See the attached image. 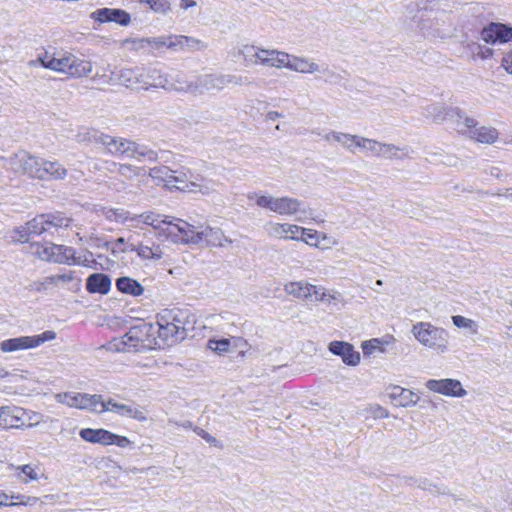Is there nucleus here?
<instances>
[{
  "instance_id": "nucleus-1",
  "label": "nucleus",
  "mask_w": 512,
  "mask_h": 512,
  "mask_svg": "<svg viewBox=\"0 0 512 512\" xmlns=\"http://www.w3.org/2000/svg\"><path fill=\"white\" fill-rule=\"evenodd\" d=\"M188 311L180 309L163 310L157 315L154 334L157 337L152 339L154 348L172 346L186 337V324Z\"/></svg>"
},
{
  "instance_id": "nucleus-2",
  "label": "nucleus",
  "mask_w": 512,
  "mask_h": 512,
  "mask_svg": "<svg viewBox=\"0 0 512 512\" xmlns=\"http://www.w3.org/2000/svg\"><path fill=\"white\" fill-rule=\"evenodd\" d=\"M36 62L46 69L65 74L71 78L88 76L93 69L91 61L82 59L66 50L45 51Z\"/></svg>"
},
{
  "instance_id": "nucleus-3",
  "label": "nucleus",
  "mask_w": 512,
  "mask_h": 512,
  "mask_svg": "<svg viewBox=\"0 0 512 512\" xmlns=\"http://www.w3.org/2000/svg\"><path fill=\"white\" fill-rule=\"evenodd\" d=\"M284 291L303 301L322 302L327 305H336L341 301L338 291L328 290L322 285H314L304 280L286 283Z\"/></svg>"
},
{
  "instance_id": "nucleus-4",
  "label": "nucleus",
  "mask_w": 512,
  "mask_h": 512,
  "mask_svg": "<svg viewBox=\"0 0 512 512\" xmlns=\"http://www.w3.org/2000/svg\"><path fill=\"white\" fill-rule=\"evenodd\" d=\"M96 142L105 146L108 152L115 156H124L138 161H155L157 159V154L154 151L124 138L100 133Z\"/></svg>"
},
{
  "instance_id": "nucleus-5",
  "label": "nucleus",
  "mask_w": 512,
  "mask_h": 512,
  "mask_svg": "<svg viewBox=\"0 0 512 512\" xmlns=\"http://www.w3.org/2000/svg\"><path fill=\"white\" fill-rule=\"evenodd\" d=\"M178 227L181 235L177 241L185 244H206L213 247H223L231 243L219 228L210 226H194L186 221ZM172 229H177L172 227Z\"/></svg>"
},
{
  "instance_id": "nucleus-6",
  "label": "nucleus",
  "mask_w": 512,
  "mask_h": 512,
  "mask_svg": "<svg viewBox=\"0 0 512 512\" xmlns=\"http://www.w3.org/2000/svg\"><path fill=\"white\" fill-rule=\"evenodd\" d=\"M411 333L424 347L437 353H445L449 346V333L446 329L430 322H417L412 326Z\"/></svg>"
},
{
  "instance_id": "nucleus-7",
  "label": "nucleus",
  "mask_w": 512,
  "mask_h": 512,
  "mask_svg": "<svg viewBox=\"0 0 512 512\" xmlns=\"http://www.w3.org/2000/svg\"><path fill=\"white\" fill-rule=\"evenodd\" d=\"M249 200H254L255 204L281 216H295L298 213H305L302 208V201L289 196L275 197L269 194L251 193Z\"/></svg>"
},
{
  "instance_id": "nucleus-8",
  "label": "nucleus",
  "mask_w": 512,
  "mask_h": 512,
  "mask_svg": "<svg viewBox=\"0 0 512 512\" xmlns=\"http://www.w3.org/2000/svg\"><path fill=\"white\" fill-rule=\"evenodd\" d=\"M154 332L155 327L152 324L133 327L120 340H116L113 346L123 352L152 349L154 346L149 337L154 335Z\"/></svg>"
},
{
  "instance_id": "nucleus-9",
  "label": "nucleus",
  "mask_w": 512,
  "mask_h": 512,
  "mask_svg": "<svg viewBox=\"0 0 512 512\" xmlns=\"http://www.w3.org/2000/svg\"><path fill=\"white\" fill-rule=\"evenodd\" d=\"M42 158L34 156L27 151L21 150L5 159L4 168L16 175L38 177Z\"/></svg>"
},
{
  "instance_id": "nucleus-10",
  "label": "nucleus",
  "mask_w": 512,
  "mask_h": 512,
  "mask_svg": "<svg viewBox=\"0 0 512 512\" xmlns=\"http://www.w3.org/2000/svg\"><path fill=\"white\" fill-rule=\"evenodd\" d=\"M171 180L172 186L183 191L208 194L214 190L212 181L195 176L189 169L172 170Z\"/></svg>"
},
{
  "instance_id": "nucleus-11",
  "label": "nucleus",
  "mask_w": 512,
  "mask_h": 512,
  "mask_svg": "<svg viewBox=\"0 0 512 512\" xmlns=\"http://www.w3.org/2000/svg\"><path fill=\"white\" fill-rule=\"evenodd\" d=\"M56 338V333L53 330H47L38 335L20 336L3 340L0 343V350L3 353H14L28 349H34L47 341H52Z\"/></svg>"
},
{
  "instance_id": "nucleus-12",
  "label": "nucleus",
  "mask_w": 512,
  "mask_h": 512,
  "mask_svg": "<svg viewBox=\"0 0 512 512\" xmlns=\"http://www.w3.org/2000/svg\"><path fill=\"white\" fill-rule=\"evenodd\" d=\"M419 27L422 34L430 38L444 39L452 32V22L445 13L422 16Z\"/></svg>"
},
{
  "instance_id": "nucleus-13",
  "label": "nucleus",
  "mask_w": 512,
  "mask_h": 512,
  "mask_svg": "<svg viewBox=\"0 0 512 512\" xmlns=\"http://www.w3.org/2000/svg\"><path fill=\"white\" fill-rule=\"evenodd\" d=\"M242 77L231 74H203L195 77L197 94L220 91L228 85H241Z\"/></svg>"
},
{
  "instance_id": "nucleus-14",
  "label": "nucleus",
  "mask_w": 512,
  "mask_h": 512,
  "mask_svg": "<svg viewBox=\"0 0 512 512\" xmlns=\"http://www.w3.org/2000/svg\"><path fill=\"white\" fill-rule=\"evenodd\" d=\"M54 398L58 403L67 405L70 408L92 412H98V406L101 402V395L87 393L63 392L55 394Z\"/></svg>"
},
{
  "instance_id": "nucleus-15",
  "label": "nucleus",
  "mask_w": 512,
  "mask_h": 512,
  "mask_svg": "<svg viewBox=\"0 0 512 512\" xmlns=\"http://www.w3.org/2000/svg\"><path fill=\"white\" fill-rule=\"evenodd\" d=\"M362 151L373 157H384L388 159L399 158L400 148L388 143H382L375 139L358 136L356 152Z\"/></svg>"
},
{
  "instance_id": "nucleus-16",
  "label": "nucleus",
  "mask_w": 512,
  "mask_h": 512,
  "mask_svg": "<svg viewBox=\"0 0 512 512\" xmlns=\"http://www.w3.org/2000/svg\"><path fill=\"white\" fill-rule=\"evenodd\" d=\"M103 412H114L120 416L134 419L139 422H145L147 420V414L142 408L137 405L119 403L112 398L105 401L101 397L97 413Z\"/></svg>"
},
{
  "instance_id": "nucleus-17",
  "label": "nucleus",
  "mask_w": 512,
  "mask_h": 512,
  "mask_svg": "<svg viewBox=\"0 0 512 512\" xmlns=\"http://www.w3.org/2000/svg\"><path fill=\"white\" fill-rule=\"evenodd\" d=\"M285 68L296 73L301 74H330L331 71L328 67H322L313 58L306 56H298L289 54L287 55Z\"/></svg>"
},
{
  "instance_id": "nucleus-18",
  "label": "nucleus",
  "mask_w": 512,
  "mask_h": 512,
  "mask_svg": "<svg viewBox=\"0 0 512 512\" xmlns=\"http://www.w3.org/2000/svg\"><path fill=\"white\" fill-rule=\"evenodd\" d=\"M481 39L492 45L508 43L512 40V27L492 22L481 31Z\"/></svg>"
},
{
  "instance_id": "nucleus-19",
  "label": "nucleus",
  "mask_w": 512,
  "mask_h": 512,
  "mask_svg": "<svg viewBox=\"0 0 512 512\" xmlns=\"http://www.w3.org/2000/svg\"><path fill=\"white\" fill-rule=\"evenodd\" d=\"M425 385L430 391L449 397H464L467 394L461 382L456 379H430Z\"/></svg>"
},
{
  "instance_id": "nucleus-20",
  "label": "nucleus",
  "mask_w": 512,
  "mask_h": 512,
  "mask_svg": "<svg viewBox=\"0 0 512 512\" xmlns=\"http://www.w3.org/2000/svg\"><path fill=\"white\" fill-rule=\"evenodd\" d=\"M328 350L333 355L339 356L342 362L348 366H357L361 361L360 353L349 342L332 341L328 345Z\"/></svg>"
},
{
  "instance_id": "nucleus-21",
  "label": "nucleus",
  "mask_w": 512,
  "mask_h": 512,
  "mask_svg": "<svg viewBox=\"0 0 512 512\" xmlns=\"http://www.w3.org/2000/svg\"><path fill=\"white\" fill-rule=\"evenodd\" d=\"M267 235L276 239L299 241L301 226L291 223L268 222L264 227Z\"/></svg>"
},
{
  "instance_id": "nucleus-22",
  "label": "nucleus",
  "mask_w": 512,
  "mask_h": 512,
  "mask_svg": "<svg viewBox=\"0 0 512 512\" xmlns=\"http://www.w3.org/2000/svg\"><path fill=\"white\" fill-rule=\"evenodd\" d=\"M164 89L168 91H177L197 95L195 77L189 80L185 74L178 71L166 74V84Z\"/></svg>"
},
{
  "instance_id": "nucleus-23",
  "label": "nucleus",
  "mask_w": 512,
  "mask_h": 512,
  "mask_svg": "<svg viewBox=\"0 0 512 512\" xmlns=\"http://www.w3.org/2000/svg\"><path fill=\"white\" fill-rule=\"evenodd\" d=\"M184 222L185 221L181 219L156 213L153 218V224H150L149 226H152L155 230L165 234L167 237L171 238L172 241L178 242L177 238H180L181 233L178 229H172V227H182L181 224H184Z\"/></svg>"
},
{
  "instance_id": "nucleus-24",
  "label": "nucleus",
  "mask_w": 512,
  "mask_h": 512,
  "mask_svg": "<svg viewBox=\"0 0 512 512\" xmlns=\"http://www.w3.org/2000/svg\"><path fill=\"white\" fill-rule=\"evenodd\" d=\"M27 410L20 407H0V426L4 428H22L25 425Z\"/></svg>"
},
{
  "instance_id": "nucleus-25",
  "label": "nucleus",
  "mask_w": 512,
  "mask_h": 512,
  "mask_svg": "<svg viewBox=\"0 0 512 512\" xmlns=\"http://www.w3.org/2000/svg\"><path fill=\"white\" fill-rule=\"evenodd\" d=\"M449 120L453 123L456 131L468 138L472 131L478 125V122L473 117L466 115L457 107H450Z\"/></svg>"
},
{
  "instance_id": "nucleus-26",
  "label": "nucleus",
  "mask_w": 512,
  "mask_h": 512,
  "mask_svg": "<svg viewBox=\"0 0 512 512\" xmlns=\"http://www.w3.org/2000/svg\"><path fill=\"white\" fill-rule=\"evenodd\" d=\"M90 17L100 23L115 22L122 26H127L131 17L129 13L122 9L100 8L91 13Z\"/></svg>"
},
{
  "instance_id": "nucleus-27",
  "label": "nucleus",
  "mask_w": 512,
  "mask_h": 512,
  "mask_svg": "<svg viewBox=\"0 0 512 512\" xmlns=\"http://www.w3.org/2000/svg\"><path fill=\"white\" fill-rule=\"evenodd\" d=\"M67 176V169L58 161L42 158L37 179L44 181L63 180Z\"/></svg>"
},
{
  "instance_id": "nucleus-28",
  "label": "nucleus",
  "mask_w": 512,
  "mask_h": 512,
  "mask_svg": "<svg viewBox=\"0 0 512 512\" xmlns=\"http://www.w3.org/2000/svg\"><path fill=\"white\" fill-rule=\"evenodd\" d=\"M141 89L150 87L164 89L166 74L156 67H140Z\"/></svg>"
},
{
  "instance_id": "nucleus-29",
  "label": "nucleus",
  "mask_w": 512,
  "mask_h": 512,
  "mask_svg": "<svg viewBox=\"0 0 512 512\" xmlns=\"http://www.w3.org/2000/svg\"><path fill=\"white\" fill-rule=\"evenodd\" d=\"M388 396L399 407L415 406L420 400V397L415 392L400 386L391 387Z\"/></svg>"
},
{
  "instance_id": "nucleus-30",
  "label": "nucleus",
  "mask_w": 512,
  "mask_h": 512,
  "mask_svg": "<svg viewBox=\"0 0 512 512\" xmlns=\"http://www.w3.org/2000/svg\"><path fill=\"white\" fill-rule=\"evenodd\" d=\"M167 42V48L173 51L185 49L200 50L204 48V44L200 40L183 35L167 36Z\"/></svg>"
},
{
  "instance_id": "nucleus-31",
  "label": "nucleus",
  "mask_w": 512,
  "mask_h": 512,
  "mask_svg": "<svg viewBox=\"0 0 512 512\" xmlns=\"http://www.w3.org/2000/svg\"><path fill=\"white\" fill-rule=\"evenodd\" d=\"M287 55L285 51L263 48L260 65L277 69L285 68Z\"/></svg>"
},
{
  "instance_id": "nucleus-32",
  "label": "nucleus",
  "mask_w": 512,
  "mask_h": 512,
  "mask_svg": "<svg viewBox=\"0 0 512 512\" xmlns=\"http://www.w3.org/2000/svg\"><path fill=\"white\" fill-rule=\"evenodd\" d=\"M111 288V279L103 273L90 275L86 281V289L90 293L107 294Z\"/></svg>"
},
{
  "instance_id": "nucleus-33",
  "label": "nucleus",
  "mask_w": 512,
  "mask_h": 512,
  "mask_svg": "<svg viewBox=\"0 0 512 512\" xmlns=\"http://www.w3.org/2000/svg\"><path fill=\"white\" fill-rule=\"evenodd\" d=\"M80 437L90 443L110 445L112 432L105 429L84 428L79 432Z\"/></svg>"
},
{
  "instance_id": "nucleus-34",
  "label": "nucleus",
  "mask_w": 512,
  "mask_h": 512,
  "mask_svg": "<svg viewBox=\"0 0 512 512\" xmlns=\"http://www.w3.org/2000/svg\"><path fill=\"white\" fill-rule=\"evenodd\" d=\"M37 502V497L25 496L22 494L8 495L6 492L0 490V507H12L16 505L32 506Z\"/></svg>"
},
{
  "instance_id": "nucleus-35",
  "label": "nucleus",
  "mask_w": 512,
  "mask_h": 512,
  "mask_svg": "<svg viewBox=\"0 0 512 512\" xmlns=\"http://www.w3.org/2000/svg\"><path fill=\"white\" fill-rule=\"evenodd\" d=\"M499 133L496 128L491 126H476L470 135V139L482 143L493 144L498 140Z\"/></svg>"
},
{
  "instance_id": "nucleus-36",
  "label": "nucleus",
  "mask_w": 512,
  "mask_h": 512,
  "mask_svg": "<svg viewBox=\"0 0 512 512\" xmlns=\"http://www.w3.org/2000/svg\"><path fill=\"white\" fill-rule=\"evenodd\" d=\"M117 289L124 294L134 297L141 296L144 293V287L131 277H120L116 280Z\"/></svg>"
},
{
  "instance_id": "nucleus-37",
  "label": "nucleus",
  "mask_w": 512,
  "mask_h": 512,
  "mask_svg": "<svg viewBox=\"0 0 512 512\" xmlns=\"http://www.w3.org/2000/svg\"><path fill=\"white\" fill-rule=\"evenodd\" d=\"M57 244L54 243H32L30 245V252L33 256L40 260L55 263V249Z\"/></svg>"
},
{
  "instance_id": "nucleus-38",
  "label": "nucleus",
  "mask_w": 512,
  "mask_h": 512,
  "mask_svg": "<svg viewBox=\"0 0 512 512\" xmlns=\"http://www.w3.org/2000/svg\"><path fill=\"white\" fill-rule=\"evenodd\" d=\"M262 52L263 48L250 44H244L238 50L245 66L260 65Z\"/></svg>"
},
{
  "instance_id": "nucleus-39",
  "label": "nucleus",
  "mask_w": 512,
  "mask_h": 512,
  "mask_svg": "<svg viewBox=\"0 0 512 512\" xmlns=\"http://www.w3.org/2000/svg\"><path fill=\"white\" fill-rule=\"evenodd\" d=\"M99 216H103L110 222L118 224L128 223L129 211L123 208L100 207L96 210Z\"/></svg>"
},
{
  "instance_id": "nucleus-40",
  "label": "nucleus",
  "mask_w": 512,
  "mask_h": 512,
  "mask_svg": "<svg viewBox=\"0 0 512 512\" xmlns=\"http://www.w3.org/2000/svg\"><path fill=\"white\" fill-rule=\"evenodd\" d=\"M140 67L124 68L120 71L119 81L126 87L141 88Z\"/></svg>"
},
{
  "instance_id": "nucleus-41",
  "label": "nucleus",
  "mask_w": 512,
  "mask_h": 512,
  "mask_svg": "<svg viewBox=\"0 0 512 512\" xmlns=\"http://www.w3.org/2000/svg\"><path fill=\"white\" fill-rule=\"evenodd\" d=\"M132 251H135L137 255L144 260H159L162 258V250L158 245L148 246L140 244L138 246H132Z\"/></svg>"
},
{
  "instance_id": "nucleus-42",
  "label": "nucleus",
  "mask_w": 512,
  "mask_h": 512,
  "mask_svg": "<svg viewBox=\"0 0 512 512\" xmlns=\"http://www.w3.org/2000/svg\"><path fill=\"white\" fill-rule=\"evenodd\" d=\"M450 108L441 104H431L424 108V115L435 122L449 120Z\"/></svg>"
},
{
  "instance_id": "nucleus-43",
  "label": "nucleus",
  "mask_w": 512,
  "mask_h": 512,
  "mask_svg": "<svg viewBox=\"0 0 512 512\" xmlns=\"http://www.w3.org/2000/svg\"><path fill=\"white\" fill-rule=\"evenodd\" d=\"M55 251V263L73 265L75 262L76 251L74 248L64 245H57L54 248Z\"/></svg>"
},
{
  "instance_id": "nucleus-44",
  "label": "nucleus",
  "mask_w": 512,
  "mask_h": 512,
  "mask_svg": "<svg viewBox=\"0 0 512 512\" xmlns=\"http://www.w3.org/2000/svg\"><path fill=\"white\" fill-rule=\"evenodd\" d=\"M48 220L45 214H40L26 223L28 232L31 236L41 235L44 232H49Z\"/></svg>"
},
{
  "instance_id": "nucleus-45",
  "label": "nucleus",
  "mask_w": 512,
  "mask_h": 512,
  "mask_svg": "<svg viewBox=\"0 0 512 512\" xmlns=\"http://www.w3.org/2000/svg\"><path fill=\"white\" fill-rule=\"evenodd\" d=\"M14 469L16 471V473H15L16 477L22 483H28L31 481L38 480V473H37L36 469L30 464L17 466V467H14Z\"/></svg>"
},
{
  "instance_id": "nucleus-46",
  "label": "nucleus",
  "mask_w": 512,
  "mask_h": 512,
  "mask_svg": "<svg viewBox=\"0 0 512 512\" xmlns=\"http://www.w3.org/2000/svg\"><path fill=\"white\" fill-rule=\"evenodd\" d=\"M149 176L158 182H163L166 183L167 185L172 184V169H170L167 166H158L151 168L149 170Z\"/></svg>"
},
{
  "instance_id": "nucleus-47",
  "label": "nucleus",
  "mask_w": 512,
  "mask_h": 512,
  "mask_svg": "<svg viewBox=\"0 0 512 512\" xmlns=\"http://www.w3.org/2000/svg\"><path fill=\"white\" fill-rule=\"evenodd\" d=\"M141 4H146L154 13L166 15L171 11V2L169 0H138Z\"/></svg>"
},
{
  "instance_id": "nucleus-48",
  "label": "nucleus",
  "mask_w": 512,
  "mask_h": 512,
  "mask_svg": "<svg viewBox=\"0 0 512 512\" xmlns=\"http://www.w3.org/2000/svg\"><path fill=\"white\" fill-rule=\"evenodd\" d=\"M299 236V241H303L307 245L315 248H321V244H319V232L317 230L301 227Z\"/></svg>"
},
{
  "instance_id": "nucleus-49",
  "label": "nucleus",
  "mask_w": 512,
  "mask_h": 512,
  "mask_svg": "<svg viewBox=\"0 0 512 512\" xmlns=\"http://www.w3.org/2000/svg\"><path fill=\"white\" fill-rule=\"evenodd\" d=\"M46 215V219L48 220V225H49V231L54 228V229H58V228H68L71 224V219L68 218V217H65L62 213H50V214H45Z\"/></svg>"
},
{
  "instance_id": "nucleus-50",
  "label": "nucleus",
  "mask_w": 512,
  "mask_h": 512,
  "mask_svg": "<svg viewBox=\"0 0 512 512\" xmlns=\"http://www.w3.org/2000/svg\"><path fill=\"white\" fill-rule=\"evenodd\" d=\"M359 135H352L349 133H343L341 135H336V142L339 143L344 149L349 151L350 153H356V143Z\"/></svg>"
},
{
  "instance_id": "nucleus-51",
  "label": "nucleus",
  "mask_w": 512,
  "mask_h": 512,
  "mask_svg": "<svg viewBox=\"0 0 512 512\" xmlns=\"http://www.w3.org/2000/svg\"><path fill=\"white\" fill-rule=\"evenodd\" d=\"M54 287H58L60 285H67L70 283H74L75 285H79L81 280L75 276V273L72 271L51 275Z\"/></svg>"
},
{
  "instance_id": "nucleus-52",
  "label": "nucleus",
  "mask_w": 512,
  "mask_h": 512,
  "mask_svg": "<svg viewBox=\"0 0 512 512\" xmlns=\"http://www.w3.org/2000/svg\"><path fill=\"white\" fill-rule=\"evenodd\" d=\"M452 322L456 327L468 329L472 334H476L478 332V325L472 319L461 315H455L452 316Z\"/></svg>"
},
{
  "instance_id": "nucleus-53",
  "label": "nucleus",
  "mask_w": 512,
  "mask_h": 512,
  "mask_svg": "<svg viewBox=\"0 0 512 512\" xmlns=\"http://www.w3.org/2000/svg\"><path fill=\"white\" fill-rule=\"evenodd\" d=\"M417 486L423 490L437 493V494H446V488L442 485H438L433 483L431 480L427 478H421L417 481Z\"/></svg>"
},
{
  "instance_id": "nucleus-54",
  "label": "nucleus",
  "mask_w": 512,
  "mask_h": 512,
  "mask_svg": "<svg viewBox=\"0 0 512 512\" xmlns=\"http://www.w3.org/2000/svg\"><path fill=\"white\" fill-rule=\"evenodd\" d=\"M207 346L210 350L223 354L229 351L230 348V340L229 339H210L207 343Z\"/></svg>"
},
{
  "instance_id": "nucleus-55",
  "label": "nucleus",
  "mask_w": 512,
  "mask_h": 512,
  "mask_svg": "<svg viewBox=\"0 0 512 512\" xmlns=\"http://www.w3.org/2000/svg\"><path fill=\"white\" fill-rule=\"evenodd\" d=\"M381 340L378 338H373L367 341L362 342L361 348L363 350L364 355H372L375 351L384 352V348L381 347Z\"/></svg>"
},
{
  "instance_id": "nucleus-56",
  "label": "nucleus",
  "mask_w": 512,
  "mask_h": 512,
  "mask_svg": "<svg viewBox=\"0 0 512 512\" xmlns=\"http://www.w3.org/2000/svg\"><path fill=\"white\" fill-rule=\"evenodd\" d=\"M142 171H144L142 168L130 164H120V167L118 168V174L126 179H132L133 177L139 176Z\"/></svg>"
},
{
  "instance_id": "nucleus-57",
  "label": "nucleus",
  "mask_w": 512,
  "mask_h": 512,
  "mask_svg": "<svg viewBox=\"0 0 512 512\" xmlns=\"http://www.w3.org/2000/svg\"><path fill=\"white\" fill-rule=\"evenodd\" d=\"M31 236L30 232H28L27 225L17 227L12 230L10 234V238L13 242L25 243L29 240Z\"/></svg>"
},
{
  "instance_id": "nucleus-58",
  "label": "nucleus",
  "mask_w": 512,
  "mask_h": 512,
  "mask_svg": "<svg viewBox=\"0 0 512 512\" xmlns=\"http://www.w3.org/2000/svg\"><path fill=\"white\" fill-rule=\"evenodd\" d=\"M73 265H79L87 268H96V261L93 258V254L91 252H86L81 255H75V262Z\"/></svg>"
},
{
  "instance_id": "nucleus-59",
  "label": "nucleus",
  "mask_w": 512,
  "mask_h": 512,
  "mask_svg": "<svg viewBox=\"0 0 512 512\" xmlns=\"http://www.w3.org/2000/svg\"><path fill=\"white\" fill-rule=\"evenodd\" d=\"M367 414L374 419H384L389 417L387 409L379 404H372L366 408Z\"/></svg>"
},
{
  "instance_id": "nucleus-60",
  "label": "nucleus",
  "mask_w": 512,
  "mask_h": 512,
  "mask_svg": "<svg viewBox=\"0 0 512 512\" xmlns=\"http://www.w3.org/2000/svg\"><path fill=\"white\" fill-rule=\"evenodd\" d=\"M98 136H99V134L96 131L90 130V129H87V128H82L75 135V140L78 143L91 142V141H95L96 142V138Z\"/></svg>"
},
{
  "instance_id": "nucleus-61",
  "label": "nucleus",
  "mask_w": 512,
  "mask_h": 512,
  "mask_svg": "<svg viewBox=\"0 0 512 512\" xmlns=\"http://www.w3.org/2000/svg\"><path fill=\"white\" fill-rule=\"evenodd\" d=\"M51 287H54L51 275L45 277L41 281H36L32 284V289L36 292H45L49 290Z\"/></svg>"
},
{
  "instance_id": "nucleus-62",
  "label": "nucleus",
  "mask_w": 512,
  "mask_h": 512,
  "mask_svg": "<svg viewBox=\"0 0 512 512\" xmlns=\"http://www.w3.org/2000/svg\"><path fill=\"white\" fill-rule=\"evenodd\" d=\"M42 418H43V416L40 413L27 410L24 426L25 427L37 426L42 421Z\"/></svg>"
},
{
  "instance_id": "nucleus-63",
  "label": "nucleus",
  "mask_w": 512,
  "mask_h": 512,
  "mask_svg": "<svg viewBox=\"0 0 512 512\" xmlns=\"http://www.w3.org/2000/svg\"><path fill=\"white\" fill-rule=\"evenodd\" d=\"M110 445H116L121 448H127L132 445V442L126 437L112 433Z\"/></svg>"
},
{
  "instance_id": "nucleus-64",
  "label": "nucleus",
  "mask_w": 512,
  "mask_h": 512,
  "mask_svg": "<svg viewBox=\"0 0 512 512\" xmlns=\"http://www.w3.org/2000/svg\"><path fill=\"white\" fill-rule=\"evenodd\" d=\"M321 241L325 242V244L323 246L321 245L320 249H329V248H331L333 246L338 245V240L337 239H335L334 237L329 236L328 234L323 233V232H319V243Z\"/></svg>"
}]
</instances>
